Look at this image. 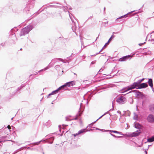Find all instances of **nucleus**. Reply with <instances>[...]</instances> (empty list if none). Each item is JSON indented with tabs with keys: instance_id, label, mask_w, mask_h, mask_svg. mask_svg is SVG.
<instances>
[{
	"instance_id": "obj_1",
	"label": "nucleus",
	"mask_w": 154,
	"mask_h": 154,
	"mask_svg": "<svg viewBox=\"0 0 154 154\" xmlns=\"http://www.w3.org/2000/svg\"><path fill=\"white\" fill-rule=\"evenodd\" d=\"M33 28V26L31 24L28 25L21 30L19 34L20 36H21L28 34Z\"/></svg>"
},
{
	"instance_id": "obj_2",
	"label": "nucleus",
	"mask_w": 154,
	"mask_h": 154,
	"mask_svg": "<svg viewBox=\"0 0 154 154\" xmlns=\"http://www.w3.org/2000/svg\"><path fill=\"white\" fill-rule=\"evenodd\" d=\"M69 13V17L71 20L72 22V29L73 31L76 34V35H77V34L75 31L76 30L77 28H78L77 25V21L76 19L74 18V17L73 16L72 14H71L69 13V12L68 11Z\"/></svg>"
},
{
	"instance_id": "obj_3",
	"label": "nucleus",
	"mask_w": 154,
	"mask_h": 154,
	"mask_svg": "<svg viewBox=\"0 0 154 154\" xmlns=\"http://www.w3.org/2000/svg\"><path fill=\"white\" fill-rule=\"evenodd\" d=\"M58 60H60L61 62H63V60L61 58H56L52 59L51 63L47 66L44 69H42L40 70L38 72L47 70L49 68V67L53 66L55 63Z\"/></svg>"
},
{
	"instance_id": "obj_4",
	"label": "nucleus",
	"mask_w": 154,
	"mask_h": 154,
	"mask_svg": "<svg viewBox=\"0 0 154 154\" xmlns=\"http://www.w3.org/2000/svg\"><path fill=\"white\" fill-rule=\"evenodd\" d=\"M116 101L119 104H123L126 102V99L125 97L121 96L117 98Z\"/></svg>"
},
{
	"instance_id": "obj_5",
	"label": "nucleus",
	"mask_w": 154,
	"mask_h": 154,
	"mask_svg": "<svg viewBox=\"0 0 154 154\" xmlns=\"http://www.w3.org/2000/svg\"><path fill=\"white\" fill-rule=\"evenodd\" d=\"M139 85L136 82H134L132 85L128 86L127 88V89L125 91H127L129 90L138 88Z\"/></svg>"
},
{
	"instance_id": "obj_6",
	"label": "nucleus",
	"mask_w": 154,
	"mask_h": 154,
	"mask_svg": "<svg viewBox=\"0 0 154 154\" xmlns=\"http://www.w3.org/2000/svg\"><path fill=\"white\" fill-rule=\"evenodd\" d=\"M11 129V128L10 126L9 125H8L7 127L2 128L1 130V131L4 132L5 134L8 135L11 131V130H10Z\"/></svg>"
},
{
	"instance_id": "obj_7",
	"label": "nucleus",
	"mask_w": 154,
	"mask_h": 154,
	"mask_svg": "<svg viewBox=\"0 0 154 154\" xmlns=\"http://www.w3.org/2000/svg\"><path fill=\"white\" fill-rule=\"evenodd\" d=\"M131 58V57L130 55H128L127 56H124L120 58H119L118 61L120 62H124L126 61L128 59H129L130 60Z\"/></svg>"
},
{
	"instance_id": "obj_8",
	"label": "nucleus",
	"mask_w": 154,
	"mask_h": 154,
	"mask_svg": "<svg viewBox=\"0 0 154 154\" xmlns=\"http://www.w3.org/2000/svg\"><path fill=\"white\" fill-rule=\"evenodd\" d=\"M147 120L149 122H154V115L152 114H149L147 118Z\"/></svg>"
},
{
	"instance_id": "obj_9",
	"label": "nucleus",
	"mask_w": 154,
	"mask_h": 154,
	"mask_svg": "<svg viewBox=\"0 0 154 154\" xmlns=\"http://www.w3.org/2000/svg\"><path fill=\"white\" fill-rule=\"evenodd\" d=\"M87 131L86 129H82L80 130H79L78 133H77L75 134H74L73 135L74 137H75L76 136L78 135L82 134L84 133L85 132Z\"/></svg>"
},
{
	"instance_id": "obj_10",
	"label": "nucleus",
	"mask_w": 154,
	"mask_h": 154,
	"mask_svg": "<svg viewBox=\"0 0 154 154\" xmlns=\"http://www.w3.org/2000/svg\"><path fill=\"white\" fill-rule=\"evenodd\" d=\"M148 85L146 83H143L139 85L138 88H137V89L143 88H146Z\"/></svg>"
},
{
	"instance_id": "obj_11",
	"label": "nucleus",
	"mask_w": 154,
	"mask_h": 154,
	"mask_svg": "<svg viewBox=\"0 0 154 154\" xmlns=\"http://www.w3.org/2000/svg\"><path fill=\"white\" fill-rule=\"evenodd\" d=\"M75 82L74 81L67 82L65 83L66 86H72L75 85Z\"/></svg>"
},
{
	"instance_id": "obj_12",
	"label": "nucleus",
	"mask_w": 154,
	"mask_h": 154,
	"mask_svg": "<svg viewBox=\"0 0 154 154\" xmlns=\"http://www.w3.org/2000/svg\"><path fill=\"white\" fill-rule=\"evenodd\" d=\"M140 133V131L137 130L136 131L132 133L130 135V136H131V137H136L137 136H138Z\"/></svg>"
},
{
	"instance_id": "obj_13",
	"label": "nucleus",
	"mask_w": 154,
	"mask_h": 154,
	"mask_svg": "<svg viewBox=\"0 0 154 154\" xmlns=\"http://www.w3.org/2000/svg\"><path fill=\"white\" fill-rule=\"evenodd\" d=\"M134 126L135 128L139 129L141 128V126L139 123L135 122L134 123Z\"/></svg>"
},
{
	"instance_id": "obj_14",
	"label": "nucleus",
	"mask_w": 154,
	"mask_h": 154,
	"mask_svg": "<svg viewBox=\"0 0 154 154\" xmlns=\"http://www.w3.org/2000/svg\"><path fill=\"white\" fill-rule=\"evenodd\" d=\"M135 11H131V12H129V13H127V14H125V15H124L123 16H122L121 17H119L118 18H117L116 19V20H119V19H122V18H124L126 17H127V15L128 14H130V13H132V12H134Z\"/></svg>"
},
{
	"instance_id": "obj_15",
	"label": "nucleus",
	"mask_w": 154,
	"mask_h": 154,
	"mask_svg": "<svg viewBox=\"0 0 154 154\" xmlns=\"http://www.w3.org/2000/svg\"><path fill=\"white\" fill-rule=\"evenodd\" d=\"M35 2L34 1H32L29 4V7L30 8H33Z\"/></svg>"
},
{
	"instance_id": "obj_16",
	"label": "nucleus",
	"mask_w": 154,
	"mask_h": 154,
	"mask_svg": "<svg viewBox=\"0 0 154 154\" xmlns=\"http://www.w3.org/2000/svg\"><path fill=\"white\" fill-rule=\"evenodd\" d=\"M148 83L149 86L150 87H152V86H153V81L152 79L150 78L149 79Z\"/></svg>"
},
{
	"instance_id": "obj_17",
	"label": "nucleus",
	"mask_w": 154,
	"mask_h": 154,
	"mask_svg": "<svg viewBox=\"0 0 154 154\" xmlns=\"http://www.w3.org/2000/svg\"><path fill=\"white\" fill-rule=\"evenodd\" d=\"M113 110V109H110L109 111H108L107 112H106L103 115L100 117L98 119H97L95 121V122H93V123H92V124H94L96 121H98L99 119H100L104 115H106V114H107V113H109V111H111Z\"/></svg>"
},
{
	"instance_id": "obj_18",
	"label": "nucleus",
	"mask_w": 154,
	"mask_h": 154,
	"mask_svg": "<svg viewBox=\"0 0 154 154\" xmlns=\"http://www.w3.org/2000/svg\"><path fill=\"white\" fill-rule=\"evenodd\" d=\"M153 141H154V135L151 137L148 138L147 139V142H152Z\"/></svg>"
},
{
	"instance_id": "obj_19",
	"label": "nucleus",
	"mask_w": 154,
	"mask_h": 154,
	"mask_svg": "<svg viewBox=\"0 0 154 154\" xmlns=\"http://www.w3.org/2000/svg\"><path fill=\"white\" fill-rule=\"evenodd\" d=\"M104 131H110V132H112L115 133H117V134H122V132H119L116 131H113V130H104Z\"/></svg>"
},
{
	"instance_id": "obj_20",
	"label": "nucleus",
	"mask_w": 154,
	"mask_h": 154,
	"mask_svg": "<svg viewBox=\"0 0 154 154\" xmlns=\"http://www.w3.org/2000/svg\"><path fill=\"white\" fill-rule=\"evenodd\" d=\"M10 36H11V38L12 39V40L14 41L17 40V38L15 34H12Z\"/></svg>"
},
{
	"instance_id": "obj_21",
	"label": "nucleus",
	"mask_w": 154,
	"mask_h": 154,
	"mask_svg": "<svg viewBox=\"0 0 154 154\" xmlns=\"http://www.w3.org/2000/svg\"><path fill=\"white\" fill-rule=\"evenodd\" d=\"M25 86V85L24 84H23L22 85H21L19 87H18L17 89L16 90V92H17V91H18L20 90L23 87H24Z\"/></svg>"
},
{
	"instance_id": "obj_22",
	"label": "nucleus",
	"mask_w": 154,
	"mask_h": 154,
	"mask_svg": "<svg viewBox=\"0 0 154 154\" xmlns=\"http://www.w3.org/2000/svg\"><path fill=\"white\" fill-rule=\"evenodd\" d=\"M149 110L152 112L154 113V105H152L149 107Z\"/></svg>"
},
{
	"instance_id": "obj_23",
	"label": "nucleus",
	"mask_w": 154,
	"mask_h": 154,
	"mask_svg": "<svg viewBox=\"0 0 154 154\" xmlns=\"http://www.w3.org/2000/svg\"><path fill=\"white\" fill-rule=\"evenodd\" d=\"M66 87V84H65L64 85H62L59 87L58 88L60 90H62V89H63L64 88Z\"/></svg>"
},
{
	"instance_id": "obj_24",
	"label": "nucleus",
	"mask_w": 154,
	"mask_h": 154,
	"mask_svg": "<svg viewBox=\"0 0 154 154\" xmlns=\"http://www.w3.org/2000/svg\"><path fill=\"white\" fill-rule=\"evenodd\" d=\"M71 117V116H68L66 117V120L67 121H69L72 120V119H71L70 118Z\"/></svg>"
},
{
	"instance_id": "obj_25",
	"label": "nucleus",
	"mask_w": 154,
	"mask_h": 154,
	"mask_svg": "<svg viewBox=\"0 0 154 154\" xmlns=\"http://www.w3.org/2000/svg\"><path fill=\"white\" fill-rule=\"evenodd\" d=\"M142 94V93L141 92L138 91L136 92V95L137 96H141Z\"/></svg>"
},
{
	"instance_id": "obj_26",
	"label": "nucleus",
	"mask_w": 154,
	"mask_h": 154,
	"mask_svg": "<svg viewBox=\"0 0 154 154\" xmlns=\"http://www.w3.org/2000/svg\"><path fill=\"white\" fill-rule=\"evenodd\" d=\"M49 7H53L55 8H60L61 7L60 6L56 5H50L49 6Z\"/></svg>"
},
{
	"instance_id": "obj_27",
	"label": "nucleus",
	"mask_w": 154,
	"mask_h": 154,
	"mask_svg": "<svg viewBox=\"0 0 154 154\" xmlns=\"http://www.w3.org/2000/svg\"><path fill=\"white\" fill-rule=\"evenodd\" d=\"M129 101L131 104H132L133 102V100L132 97H131L129 99Z\"/></svg>"
},
{
	"instance_id": "obj_28",
	"label": "nucleus",
	"mask_w": 154,
	"mask_h": 154,
	"mask_svg": "<svg viewBox=\"0 0 154 154\" xmlns=\"http://www.w3.org/2000/svg\"><path fill=\"white\" fill-rule=\"evenodd\" d=\"M55 68L57 70H58L60 68V66L59 65H57L55 66Z\"/></svg>"
},
{
	"instance_id": "obj_29",
	"label": "nucleus",
	"mask_w": 154,
	"mask_h": 154,
	"mask_svg": "<svg viewBox=\"0 0 154 154\" xmlns=\"http://www.w3.org/2000/svg\"><path fill=\"white\" fill-rule=\"evenodd\" d=\"M110 135L113 136V137H117V138H120L121 137V136H116V135H115L112 134V133H110Z\"/></svg>"
},
{
	"instance_id": "obj_30",
	"label": "nucleus",
	"mask_w": 154,
	"mask_h": 154,
	"mask_svg": "<svg viewBox=\"0 0 154 154\" xmlns=\"http://www.w3.org/2000/svg\"><path fill=\"white\" fill-rule=\"evenodd\" d=\"M60 91L59 89L58 88L57 90L53 91V92H54L55 94H56L58 93L59 91Z\"/></svg>"
},
{
	"instance_id": "obj_31",
	"label": "nucleus",
	"mask_w": 154,
	"mask_h": 154,
	"mask_svg": "<svg viewBox=\"0 0 154 154\" xmlns=\"http://www.w3.org/2000/svg\"><path fill=\"white\" fill-rule=\"evenodd\" d=\"M112 39H111V38H110L109 40H108V42L106 43V45H108L109 43L110 42V41L112 40Z\"/></svg>"
},
{
	"instance_id": "obj_32",
	"label": "nucleus",
	"mask_w": 154,
	"mask_h": 154,
	"mask_svg": "<svg viewBox=\"0 0 154 154\" xmlns=\"http://www.w3.org/2000/svg\"><path fill=\"white\" fill-rule=\"evenodd\" d=\"M103 49V47L101 49V50L99 52L96 53L95 54H94V55H91V56H95L97 55Z\"/></svg>"
},
{
	"instance_id": "obj_33",
	"label": "nucleus",
	"mask_w": 154,
	"mask_h": 154,
	"mask_svg": "<svg viewBox=\"0 0 154 154\" xmlns=\"http://www.w3.org/2000/svg\"><path fill=\"white\" fill-rule=\"evenodd\" d=\"M51 124V121H48V122L46 123V125H48Z\"/></svg>"
},
{
	"instance_id": "obj_34",
	"label": "nucleus",
	"mask_w": 154,
	"mask_h": 154,
	"mask_svg": "<svg viewBox=\"0 0 154 154\" xmlns=\"http://www.w3.org/2000/svg\"><path fill=\"white\" fill-rule=\"evenodd\" d=\"M136 82L138 84V85H139L140 84V83L141 82L140 80H139L138 81H137Z\"/></svg>"
},
{
	"instance_id": "obj_35",
	"label": "nucleus",
	"mask_w": 154,
	"mask_h": 154,
	"mask_svg": "<svg viewBox=\"0 0 154 154\" xmlns=\"http://www.w3.org/2000/svg\"><path fill=\"white\" fill-rule=\"evenodd\" d=\"M45 141V140H41V141H39V142H36V143H35V144H36V145H38L39 144V143H40L41 142H42V141Z\"/></svg>"
},
{
	"instance_id": "obj_36",
	"label": "nucleus",
	"mask_w": 154,
	"mask_h": 154,
	"mask_svg": "<svg viewBox=\"0 0 154 154\" xmlns=\"http://www.w3.org/2000/svg\"><path fill=\"white\" fill-rule=\"evenodd\" d=\"M81 44H82V45H83V48H82V46L81 48V49H83L84 48H85V46L83 45V43L82 42H81Z\"/></svg>"
},
{
	"instance_id": "obj_37",
	"label": "nucleus",
	"mask_w": 154,
	"mask_h": 154,
	"mask_svg": "<svg viewBox=\"0 0 154 154\" xmlns=\"http://www.w3.org/2000/svg\"><path fill=\"white\" fill-rule=\"evenodd\" d=\"M5 44V43H2L0 44V47L1 48V46L3 47Z\"/></svg>"
},
{
	"instance_id": "obj_38",
	"label": "nucleus",
	"mask_w": 154,
	"mask_h": 154,
	"mask_svg": "<svg viewBox=\"0 0 154 154\" xmlns=\"http://www.w3.org/2000/svg\"><path fill=\"white\" fill-rule=\"evenodd\" d=\"M63 10L64 11H65V12H66L67 10H66V8L64 7H63Z\"/></svg>"
},
{
	"instance_id": "obj_39",
	"label": "nucleus",
	"mask_w": 154,
	"mask_h": 154,
	"mask_svg": "<svg viewBox=\"0 0 154 154\" xmlns=\"http://www.w3.org/2000/svg\"><path fill=\"white\" fill-rule=\"evenodd\" d=\"M137 116H134V119L135 120H137Z\"/></svg>"
},
{
	"instance_id": "obj_40",
	"label": "nucleus",
	"mask_w": 154,
	"mask_h": 154,
	"mask_svg": "<svg viewBox=\"0 0 154 154\" xmlns=\"http://www.w3.org/2000/svg\"><path fill=\"white\" fill-rule=\"evenodd\" d=\"M115 37V35H112L110 38H111V39H112V38H114Z\"/></svg>"
},
{
	"instance_id": "obj_41",
	"label": "nucleus",
	"mask_w": 154,
	"mask_h": 154,
	"mask_svg": "<svg viewBox=\"0 0 154 154\" xmlns=\"http://www.w3.org/2000/svg\"><path fill=\"white\" fill-rule=\"evenodd\" d=\"M53 95L52 94V93H51L49 94L48 95V96L47 97V98H48L49 97V96H51V95Z\"/></svg>"
},
{
	"instance_id": "obj_42",
	"label": "nucleus",
	"mask_w": 154,
	"mask_h": 154,
	"mask_svg": "<svg viewBox=\"0 0 154 154\" xmlns=\"http://www.w3.org/2000/svg\"><path fill=\"white\" fill-rule=\"evenodd\" d=\"M151 88L152 91H153V92H154V88H153V86H152V87H150Z\"/></svg>"
},
{
	"instance_id": "obj_43",
	"label": "nucleus",
	"mask_w": 154,
	"mask_h": 154,
	"mask_svg": "<svg viewBox=\"0 0 154 154\" xmlns=\"http://www.w3.org/2000/svg\"><path fill=\"white\" fill-rule=\"evenodd\" d=\"M95 61H93L91 62V64H94L95 63Z\"/></svg>"
},
{
	"instance_id": "obj_44",
	"label": "nucleus",
	"mask_w": 154,
	"mask_h": 154,
	"mask_svg": "<svg viewBox=\"0 0 154 154\" xmlns=\"http://www.w3.org/2000/svg\"><path fill=\"white\" fill-rule=\"evenodd\" d=\"M77 119H78V117H77V116H76L74 119H72V120L74 119V120H77Z\"/></svg>"
},
{
	"instance_id": "obj_45",
	"label": "nucleus",
	"mask_w": 154,
	"mask_h": 154,
	"mask_svg": "<svg viewBox=\"0 0 154 154\" xmlns=\"http://www.w3.org/2000/svg\"><path fill=\"white\" fill-rule=\"evenodd\" d=\"M103 70V69L102 68H101L99 70V72H102Z\"/></svg>"
},
{
	"instance_id": "obj_46",
	"label": "nucleus",
	"mask_w": 154,
	"mask_h": 154,
	"mask_svg": "<svg viewBox=\"0 0 154 154\" xmlns=\"http://www.w3.org/2000/svg\"><path fill=\"white\" fill-rule=\"evenodd\" d=\"M117 112L119 114H121V112L119 110L117 111Z\"/></svg>"
},
{
	"instance_id": "obj_47",
	"label": "nucleus",
	"mask_w": 154,
	"mask_h": 154,
	"mask_svg": "<svg viewBox=\"0 0 154 154\" xmlns=\"http://www.w3.org/2000/svg\"><path fill=\"white\" fill-rule=\"evenodd\" d=\"M144 79H145L144 78H143L141 79H140V80L141 81V82H142V81H143V80H144Z\"/></svg>"
},
{
	"instance_id": "obj_48",
	"label": "nucleus",
	"mask_w": 154,
	"mask_h": 154,
	"mask_svg": "<svg viewBox=\"0 0 154 154\" xmlns=\"http://www.w3.org/2000/svg\"><path fill=\"white\" fill-rule=\"evenodd\" d=\"M27 149H31V150L32 149H32H31L30 148V147H28L27 148Z\"/></svg>"
},
{
	"instance_id": "obj_49",
	"label": "nucleus",
	"mask_w": 154,
	"mask_h": 154,
	"mask_svg": "<svg viewBox=\"0 0 154 154\" xmlns=\"http://www.w3.org/2000/svg\"><path fill=\"white\" fill-rule=\"evenodd\" d=\"M145 152L146 154H147V151L145 149Z\"/></svg>"
},
{
	"instance_id": "obj_50",
	"label": "nucleus",
	"mask_w": 154,
	"mask_h": 154,
	"mask_svg": "<svg viewBox=\"0 0 154 154\" xmlns=\"http://www.w3.org/2000/svg\"><path fill=\"white\" fill-rule=\"evenodd\" d=\"M81 113H79V116H81Z\"/></svg>"
},
{
	"instance_id": "obj_51",
	"label": "nucleus",
	"mask_w": 154,
	"mask_h": 154,
	"mask_svg": "<svg viewBox=\"0 0 154 154\" xmlns=\"http://www.w3.org/2000/svg\"><path fill=\"white\" fill-rule=\"evenodd\" d=\"M105 9H106V8L105 7L104 8V12H105Z\"/></svg>"
},
{
	"instance_id": "obj_52",
	"label": "nucleus",
	"mask_w": 154,
	"mask_h": 154,
	"mask_svg": "<svg viewBox=\"0 0 154 154\" xmlns=\"http://www.w3.org/2000/svg\"><path fill=\"white\" fill-rule=\"evenodd\" d=\"M2 109V107L0 105V109Z\"/></svg>"
},
{
	"instance_id": "obj_53",
	"label": "nucleus",
	"mask_w": 154,
	"mask_h": 154,
	"mask_svg": "<svg viewBox=\"0 0 154 154\" xmlns=\"http://www.w3.org/2000/svg\"><path fill=\"white\" fill-rule=\"evenodd\" d=\"M143 44L140 43V44H139V45H140V46H141V45H143Z\"/></svg>"
},
{
	"instance_id": "obj_54",
	"label": "nucleus",
	"mask_w": 154,
	"mask_h": 154,
	"mask_svg": "<svg viewBox=\"0 0 154 154\" xmlns=\"http://www.w3.org/2000/svg\"><path fill=\"white\" fill-rule=\"evenodd\" d=\"M100 73V72H99V71L98 72L97 74H99Z\"/></svg>"
},
{
	"instance_id": "obj_55",
	"label": "nucleus",
	"mask_w": 154,
	"mask_h": 154,
	"mask_svg": "<svg viewBox=\"0 0 154 154\" xmlns=\"http://www.w3.org/2000/svg\"><path fill=\"white\" fill-rule=\"evenodd\" d=\"M42 153H43V154H44V152L43 151V149H42Z\"/></svg>"
},
{
	"instance_id": "obj_56",
	"label": "nucleus",
	"mask_w": 154,
	"mask_h": 154,
	"mask_svg": "<svg viewBox=\"0 0 154 154\" xmlns=\"http://www.w3.org/2000/svg\"><path fill=\"white\" fill-rule=\"evenodd\" d=\"M152 41H154V38L153 39H152L151 40V41L152 42Z\"/></svg>"
},
{
	"instance_id": "obj_57",
	"label": "nucleus",
	"mask_w": 154,
	"mask_h": 154,
	"mask_svg": "<svg viewBox=\"0 0 154 154\" xmlns=\"http://www.w3.org/2000/svg\"><path fill=\"white\" fill-rule=\"evenodd\" d=\"M93 128H95L97 130L98 129V128H97L94 127Z\"/></svg>"
},
{
	"instance_id": "obj_58",
	"label": "nucleus",
	"mask_w": 154,
	"mask_h": 154,
	"mask_svg": "<svg viewBox=\"0 0 154 154\" xmlns=\"http://www.w3.org/2000/svg\"><path fill=\"white\" fill-rule=\"evenodd\" d=\"M51 93L53 95L54 94H55L54 92H53V91Z\"/></svg>"
},
{
	"instance_id": "obj_59",
	"label": "nucleus",
	"mask_w": 154,
	"mask_h": 154,
	"mask_svg": "<svg viewBox=\"0 0 154 154\" xmlns=\"http://www.w3.org/2000/svg\"><path fill=\"white\" fill-rule=\"evenodd\" d=\"M154 33V31H153L152 32H151V34H152V33Z\"/></svg>"
},
{
	"instance_id": "obj_60",
	"label": "nucleus",
	"mask_w": 154,
	"mask_h": 154,
	"mask_svg": "<svg viewBox=\"0 0 154 154\" xmlns=\"http://www.w3.org/2000/svg\"><path fill=\"white\" fill-rule=\"evenodd\" d=\"M106 44L105 45H104V46H103V48H104V47H105L106 46Z\"/></svg>"
},
{
	"instance_id": "obj_61",
	"label": "nucleus",
	"mask_w": 154,
	"mask_h": 154,
	"mask_svg": "<svg viewBox=\"0 0 154 154\" xmlns=\"http://www.w3.org/2000/svg\"><path fill=\"white\" fill-rule=\"evenodd\" d=\"M74 75H76L77 76V74H76V73H74Z\"/></svg>"
},
{
	"instance_id": "obj_62",
	"label": "nucleus",
	"mask_w": 154,
	"mask_h": 154,
	"mask_svg": "<svg viewBox=\"0 0 154 154\" xmlns=\"http://www.w3.org/2000/svg\"><path fill=\"white\" fill-rule=\"evenodd\" d=\"M149 148V147H148V148H147V150H148Z\"/></svg>"
},
{
	"instance_id": "obj_63",
	"label": "nucleus",
	"mask_w": 154,
	"mask_h": 154,
	"mask_svg": "<svg viewBox=\"0 0 154 154\" xmlns=\"http://www.w3.org/2000/svg\"><path fill=\"white\" fill-rule=\"evenodd\" d=\"M13 29H12L11 30V31H12H12H13Z\"/></svg>"
},
{
	"instance_id": "obj_64",
	"label": "nucleus",
	"mask_w": 154,
	"mask_h": 154,
	"mask_svg": "<svg viewBox=\"0 0 154 154\" xmlns=\"http://www.w3.org/2000/svg\"><path fill=\"white\" fill-rule=\"evenodd\" d=\"M69 9H72V8H71L70 7L69 8Z\"/></svg>"
}]
</instances>
